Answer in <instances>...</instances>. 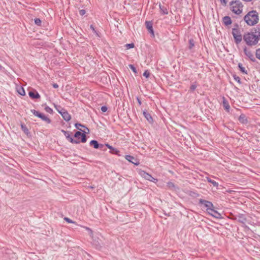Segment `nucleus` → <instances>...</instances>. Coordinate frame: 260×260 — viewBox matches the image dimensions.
Returning <instances> with one entry per match:
<instances>
[{"instance_id":"f257e3e1","label":"nucleus","mask_w":260,"mask_h":260,"mask_svg":"<svg viewBox=\"0 0 260 260\" xmlns=\"http://www.w3.org/2000/svg\"><path fill=\"white\" fill-rule=\"evenodd\" d=\"M243 39L248 47L256 46L260 41V28H253L243 34Z\"/></svg>"},{"instance_id":"f03ea898","label":"nucleus","mask_w":260,"mask_h":260,"mask_svg":"<svg viewBox=\"0 0 260 260\" xmlns=\"http://www.w3.org/2000/svg\"><path fill=\"white\" fill-rule=\"evenodd\" d=\"M244 20L249 26L255 25L259 20L258 13L255 10L249 11L244 17Z\"/></svg>"},{"instance_id":"7ed1b4c3","label":"nucleus","mask_w":260,"mask_h":260,"mask_svg":"<svg viewBox=\"0 0 260 260\" xmlns=\"http://www.w3.org/2000/svg\"><path fill=\"white\" fill-rule=\"evenodd\" d=\"M230 9L236 15H240L242 13L243 5L239 0H234L230 3Z\"/></svg>"},{"instance_id":"20e7f679","label":"nucleus","mask_w":260,"mask_h":260,"mask_svg":"<svg viewBox=\"0 0 260 260\" xmlns=\"http://www.w3.org/2000/svg\"><path fill=\"white\" fill-rule=\"evenodd\" d=\"M232 34L235 43L238 45L242 42L243 36L241 32L240 29L232 28Z\"/></svg>"},{"instance_id":"39448f33","label":"nucleus","mask_w":260,"mask_h":260,"mask_svg":"<svg viewBox=\"0 0 260 260\" xmlns=\"http://www.w3.org/2000/svg\"><path fill=\"white\" fill-rule=\"evenodd\" d=\"M199 204L201 207H203L206 208L207 212L211 208H214V205L212 202L204 199H200L199 201Z\"/></svg>"},{"instance_id":"423d86ee","label":"nucleus","mask_w":260,"mask_h":260,"mask_svg":"<svg viewBox=\"0 0 260 260\" xmlns=\"http://www.w3.org/2000/svg\"><path fill=\"white\" fill-rule=\"evenodd\" d=\"M86 133V132L84 131L83 133L80 131H76L74 134V137L76 138L75 140H79L80 143H85L87 141Z\"/></svg>"},{"instance_id":"0eeeda50","label":"nucleus","mask_w":260,"mask_h":260,"mask_svg":"<svg viewBox=\"0 0 260 260\" xmlns=\"http://www.w3.org/2000/svg\"><path fill=\"white\" fill-rule=\"evenodd\" d=\"M30 111L35 116L40 118L43 121H45L47 123L49 124L51 123V120L43 113H40L35 109H31Z\"/></svg>"},{"instance_id":"6e6552de","label":"nucleus","mask_w":260,"mask_h":260,"mask_svg":"<svg viewBox=\"0 0 260 260\" xmlns=\"http://www.w3.org/2000/svg\"><path fill=\"white\" fill-rule=\"evenodd\" d=\"M61 132L64 134L66 139L71 143L73 144H79L80 141L75 140L71 136V132L69 131H66L63 129H61Z\"/></svg>"},{"instance_id":"1a4fd4ad","label":"nucleus","mask_w":260,"mask_h":260,"mask_svg":"<svg viewBox=\"0 0 260 260\" xmlns=\"http://www.w3.org/2000/svg\"><path fill=\"white\" fill-rule=\"evenodd\" d=\"M243 52L245 56H246L252 62H255L256 59L254 56V55L251 51L247 49V47L245 46L243 48Z\"/></svg>"},{"instance_id":"9d476101","label":"nucleus","mask_w":260,"mask_h":260,"mask_svg":"<svg viewBox=\"0 0 260 260\" xmlns=\"http://www.w3.org/2000/svg\"><path fill=\"white\" fill-rule=\"evenodd\" d=\"M234 219L243 224H245L247 221V218L245 215L241 213H238V214L235 215Z\"/></svg>"},{"instance_id":"9b49d317","label":"nucleus","mask_w":260,"mask_h":260,"mask_svg":"<svg viewBox=\"0 0 260 260\" xmlns=\"http://www.w3.org/2000/svg\"><path fill=\"white\" fill-rule=\"evenodd\" d=\"M125 158L129 161L130 162L134 164L136 166H138L140 164V162L138 159L135 158L133 156L131 155H126L125 156Z\"/></svg>"},{"instance_id":"f8f14e48","label":"nucleus","mask_w":260,"mask_h":260,"mask_svg":"<svg viewBox=\"0 0 260 260\" xmlns=\"http://www.w3.org/2000/svg\"><path fill=\"white\" fill-rule=\"evenodd\" d=\"M208 213L217 219H221L222 218L221 214L219 213L217 211L214 210V208H211L208 212Z\"/></svg>"},{"instance_id":"ddd939ff","label":"nucleus","mask_w":260,"mask_h":260,"mask_svg":"<svg viewBox=\"0 0 260 260\" xmlns=\"http://www.w3.org/2000/svg\"><path fill=\"white\" fill-rule=\"evenodd\" d=\"M137 172L141 177L145 178L146 180H150L151 176L150 174L141 169H137Z\"/></svg>"},{"instance_id":"4468645a","label":"nucleus","mask_w":260,"mask_h":260,"mask_svg":"<svg viewBox=\"0 0 260 260\" xmlns=\"http://www.w3.org/2000/svg\"><path fill=\"white\" fill-rule=\"evenodd\" d=\"M105 146L110 149V153L117 156H120V151L116 148H114L108 144H105Z\"/></svg>"},{"instance_id":"2eb2a0df","label":"nucleus","mask_w":260,"mask_h":260,"mask_svg":"<svg viewBox=\"0 0 260 260\" xmlns=\"http://www.w3.org/2000/svg\"><path fill=\"white\" fill-rule=\"evenodd\" d=\"M28 95L32 99H38L40 98L39 93L35 89L29 91Z\"/></svg>"},{"instance_id":"dca6fc26","label":"nucleus","mask_w":260,"mask_h":260,"mask_svg":"<svg viewBox=\"0 0 260 260\" xmlns=\"http://www.w3.org/2000/svg\"><path fill=\"white\" fill-rule=\"evenodd\" d=\"M143 115L150 123L153 122V118L150 114L146 110L143 111Z\"/></svg>"},{"instance_id":"f3484780","label":"nucleus","mask_w":260,"mask_h":260,"mask_svg":"<svg viewBox=\"0 0 260 260\" xmlns=\"http://www.w3.org/2000/svg\"><path fill=\"white\" fill-rule=\"evenodd\" d=\"M238 120L239 121V122L241 123L244 124H246L248 122V120L247 117L244 114H241L239 116V117L238 118Z\"/></svg>"},{"instance_id":"a211bd4d","label":"nucleus","mask_w":260,"mask_h":260,"mask_svg":"<svg viewBox=\"0 0 260 260\" xmlns=\"http://www.w3.org/2000/svg\"><path fill=\"white\" fill-rule=\"evenodd\" d=\"M222 23L225 26H228L232 24V21L230 16H225L222 18Z\"/></svg>"},{"instance_id":"6ab92c4d","label":"nucleus","mask_w":260,"mask_h":260,"mask_svg":"<svg viewBox=\"0 0 260 260\" xmlns=\"http://www.w3.org/2000/svg\"><path fill=\"white\" fill-rule=\"evenodd\" d=\"M146 26L148 31L154 36V31L153 29L152 23L151 21H146Z\"/></svg>"},{"instance_id":"aec40b11","label":"nucleus","mask_w":260,"mask_h":260,"mask_svg":"<svg viewBox=\"0 0 260 260\" xmlns=\"http://www.w3.org/2000/svg\"><path fill=\"white\" fill-rule=\"evenodd\" d=\"M222 99H223V101H222L223 107H224V109L226 110V112H229L230 109V106L229 104V102L225 99V98L224 97H223Z\"/></svg>"},{"instance_id":"412c9836","label":"nucleus","mask_w":260,"mask_h":260,"mask_svg":"<svg viewBox=\"0 0 260 260\" xmlns=\"http://www.w3.org/2000/svg\"><path fill=\"white\" fill-rule=\"evenodd\" d=\"M61 115L62 116L63 119L66 121H69L71 118V115L67 110L62 112V113H61Z\"/></svg>"},{"instance_id":"4be33fe9","label":"nucleus","mask_w":260,"mask_h":260,"mask_svg":"<svg viewBox=\"0 0 260 260\" xmlns=\"http://www.w3.org/2000/svg\"><path fill=\"white\" fill-rule=\"evenodd\" d=\"M159 7L160 9V12L162 15H167L168 14V11L166 7L163 6L160 3L159 4Z\"/></svg>"},{"instance_id":"5701e85b","label":"nucleus","mask_w":260,"mask_h":260,"mask_svg":"<svg viewBox=\"0 0 260 260\" xmlns=\"http://www.w3.org/2000/svg\"><path fill=\"white\" fill-rule=\"evenodd\" d=\"M89 144L90 146H92L95 149L99 148V143L98 141L95 140H92L90 141Z\"/></svg>"},{"instance_id":"b1692460","label":"nucleus","mask_w":260,"mask_h":260,"mask_svg":"<svg viewBox=\"0 0 260 260\" xmlns=\"http://www.w3.org/2000/svg\"><path fill=\"white\" fill-rule=\"evenodd\" d=\"M238 67L241 73L245 75L248 74L247 71L245 69V68L244 67H243V65L241 63H239L238 64Z\"/></svg>"},{"instance_id":"393cba45","label":"nucleus","mask_w":260,"mask_h":260,"mask_svg":"<svg viewBox=\"0 0 260 260\" xmlns=\"http://www.w3.org/2000/svg\"><path fill=\"white\" fill-rule=\"evenodd\" d=\"M167 186L169 189L171 190H175L176 189V186L174 183H173L172 182L169 181L167 182Z\"/></svg>"},{"instance_id":"a878e982","label":"nucleus","mask_w":260,"mask_h":260,"mask_svg":"<svg viewBox=\"0 0 260 260\" xmlns=\"http://www.w3.org/2000/svg\"><path fill=\"white\" fill-rule=\"evenodd\" d=\"M207 180L208 182L211 183L214 186L217 187L218 186V183L216 182L215 181L212 180L209 177H206Z\"/></svg>"},{"instance_id":"bb28decb","label":"nucleus","mask_w":260,"mask_h":260,"mask_svg":"<svg viewBox=\"0 0 260 260\" xmlns=\"http://www.w3.org/2000/svg\"><path fill=\"white\" fill-rule=\"evenodd\" d=\"M75 127H76L77 129H79V131H82V132H83V131L81 128H80V127H85V128L87 129L88 132H89V129H88L87 127H85L84 125H83V124H81V123H75Z\"/></svg>"},{"instance_id":"cd10ccee","label":"nucleus","mask_w":260,"mask_h":260,"mask_svg":"<svg viewBox=\"0 0 260 260\" xmlns=\"http://www.w3.org/2000/svg\"><path fill=\"white\" fill-rule=\"evenodd\" d=\"M21 128L25 134L27 135L29 133L27 127L25 124H22L21 125Z\"/></svg>"},{"instance_id":"c85d7f7f","label":"nucleus","mask_w":260,"mask_h":260,"mask_svg":"<svg viewBox=\"0 0 260 260\" xmlns=\"http://www.w3.org/2000/svg\"><path fill=\"white\" fill-rule=\"evenodd\" d=\"M194 46V42L193 39H191L189 40V46L188 48L191 49Z\"/></svg>"},{"instance_id":"c756f323","label":"nucleus","mask_w":260,"mask_h":260,"mask_svg":"<svg viewBox=\"0 0 260 260\" xmlns=\"http://www.w3.org/2000/svg\"><path fill=\"white\" fill-rule=\"evenodd\" d=\"M35 23L38 26H41L42 23V21L40 18H36L35 19Z\"/></svg>"},{"instance_id":"7c9ffc66","label":"nucleus","mask_w":260,"mask_h":260,"mask_svg":"<svg viewBox=\"0 0 260 260\" xmlns=\"http://www.w3.org/2000/svg\"><path fill=\"white\" fill-rule=\"evenodd\" d=\"M255 57L260 60V48L256 49L255 50Z\"/></svg>"},{"instance_id":"2f4dec72","label":"nucleus","mask_w":260,"mask_h":260,"mask_svg":"<svg viewBox=\"0 0 260 260\" xmlns=\"http://www.w3.org/2000/svg\"><path fill=\"white\" fill-rule=\"evenodd\" d=\"M45 110L46 111V112H47L50 114H52L53 112V110L51 108H50L49 106H47L45 107Z\"/></svg>"},{"instance_id":"473e14b6","label":"nucleus","mask_w":260,"mask_h":260,"mask_svg":"<svg viewBox=\"0 0 260 260\" xmlns=\"http://www.w3.org/2000/svg\"><path fill=\"white\" fill-rule=\"evenodd\" d=\"M56 109L58 111V112L61 115V113H62V112L65 111L66 110L62 108L60 106H58V108H57L56 106H55Z\"/></svg>"},{"instance_id":"72a5a7b5","label":"nucleus","mask_w":260,"mask_h":260,"mask_svg":"<svg viewBox=\"0 0 260 260\" xmlns=\"http://www.w3.org/2000/svg\"><path fill=\"white\" fill-rule=\"evenodd\" d=\"M135 45L134 43L126 44L125 47L127 49H129L134 48Z\"/></svg>"},{"instance_id":"f704fd0d","label":"nucleus","mask_w":260,"mask_h":260,"mask_svg":"<svg viewBox=\"0 0 260 260\" xmlns=\"http://www.w3.org/2000/svg\"><path fill=\"white\" fill-rule=\"evenodd\" d=\"M196 88H197V85L195 82L191 85V86L190 87V90L191 92H193L196 89Z\"/></svg>"},{"instance_id":"c9c22d12","label":"nucleus","mask_w":260,"mask_h":260,"mask_svg":"<svg viewBox=\"0 0 260 260\" xmlns=\"http://www.w3.org/2000/svg\"><path fill=\"white\" fill-rule=\"evenodd\" d=\"M128 66H129V68L133 71V72L134 73H135L136 74L137 73V69L134 65L129 64Z\"/></svg>"},{"instance_id":"e433bc0d","label":"nucleus","mask_w":260,"mask_h":260,"mask_svg":"<svg viewBox=\"0 0 260 260\" xmlns=\"http://www.w3.org/2000/svg\"><path fill=\"white\" fill-rule=\"evenodd\" d=\"M18 93L21 95H25V90L23 87H21V89L18 90Z\"/></svg>"},{"instance_id":"4c0bfd02","label":"nucleus","mask_w":260,"mask_h":260,"mask_svg":"<svg viewBox=\"0 0 260 260\" xmlns=\"http://www.w3.org/2000/svg\"><path fill=\"white\" fill-rule=\"evenodd\" d=\"M234 79L235 81H236L239 83H241V79L239 76H237L236 75L233 76Z\"/></svg>"},{"instance_id":"58836bf2","label":"nucleus","mask_w":260,"mask_h":260,"mask_svg":"<svg viewBox=\"0 0 260 260\" xmlns=\"http://www.w3.org/2000/svg\"><path fill=\"white\" fill-rule=\"evenodd\" d=\"M143 75L146 78H148L150 76V73L148 70H146L144 73Z\"/></svg>"},{"instance_id":"ea45409f","label":"nucleus","mask_w":260,"mask_h":260,"mask_svg":"<svg viewBox=\"0 0 260 260\" xmlns=\"http://www.w3.org/2000/svg\"><path fill=\"white\" fill-rule=\"evenodd\" d=\"M148 181H150L154 182V183H156L157 182V179L156 178L153 177L152 176H151L150 180H149Z\"/></svg>"},{"instance_id":"a19ab883","label":"nucleus","mask_w":260,"mask_h":260,"mask_svg":"<svg viewBox=\"0 0 260 260\" xmlns=\"http://www.w3.org/2000/svg\"><path fill=\"white\" fill-rule=\"evenodd\" d=\"M64 219L67 221L68 222V223H75V221H73L72 220H71V219H70L68 217H65L64 218Z\"/></svg>"},{"instance_id":"79ce46f5","label":"nucleus","mask_w":260,"mask_h":260,"mask_svg":"<svg viewBox=\"0 0 260 260\" xmlns=\"http://www.w3.org/2000/svg\"><path fill=\"white\" fill-rule=\"evenodd\" d=\"M101 109L103 112H106L107 111L108 108L106 106H103L101 107Z\"/></svg>"},{"instance_id":"37998d69","label":"nucleus","mask_w":260,"mask_h":260,"mask_svg":"<svg viewBox=\"0 0 260 260\" xmlns=\"http://www.w3.org/2000/svg\"><path fill=\"white\" fill-rule=\"evenodd\" d=\"M104 146H105V144L104 145V144L99 143V149H100L102 150L106 151V149H104Z\"/></svg>"},{"instance_id":"c03bdc74","label":"nucleus","mask_w":260,"mask_h":260,"mask_svg":"<svg viewBox=\"0 0 260 260\" xmlns=\"http://www.w3.org/2000/svg\"><path fill=\"white\" fill-rule=\"evenodd\" d=\"M228 0H220V2L222 5L225 6L227 4Z\"/></svg>"},{"instance_id":"a18cd8bd","label":"nucleus","mask_w":260,"mask_h":260,"mask_svg":"<svg viewBox=\"0 0 260 260\" xmlns=\"http://www.w3.org/2000/svg\"><path fill=\"white\" fill-rule=\"evenodd\" d=\"M85 13H86V11L84 9H82L79 11V14L81 16H83L85 14Z\"/></svg>"},{"instance_id":"49530a36","label":"nucleus","mask_w":260,"mask_h":260,"mask_svg":"<svg viewBox=\"0 0 260 260\" xmlns=\"http://www.w3.org/2000/svg\"><path fill=\"white\" fill-rule=\"evenodd\" d=\"M90 28L92 30V31H93L94 33H95L97 35H98V33L96 32V30H95V28H94V26H93V25H92V24H91V25H90Z\"/></svg>"},{"instance_id":"de8ad7c7","label":"nucleus","mask_w":260,"mask_h":260,"mask_svg":"<svg viewBox=\"0 0 260 260\" xmlns=\"http://www.w3.org/2000/svg\"><path fill=\"white\" fill-rule=\"evenodd\" d=\"M233 28H236V29H240L239 28V26L238 25V24L237 23H235L234 24V27Z\"/></svg>"},{"instance_id":"09e8293b","label":"nucleus","mask_w":260,"mask_h":260,"mask_svg":"<svg viewBox=\"0 0 260 260\" xmlns=\"http://www.w3.org/2000/svg\"><path fill=\"white\" fill-rule=\"evenodd\" d=\"M52 86L54 88H57L58 87V85L57 84V83H54L53 84H52Z\"/></svg>"},{"instance_id":"8fccbe9b","label":"nucleus","mask_w":260,"mask_h":260,"mask_svg":"<svg viewBox=\"0 0 260 260\" xmlns=\"http://www.w3.org/2000/svg\"><path fill=\"white\" fill-rule=\"evenodd\" d=\"M137 101H138V102L139 105H141L142 104L141 100L139 98H137Z\"/></svg>"},{"instance_id":"3c124183","label":"nucleus","mask_w":260,"mask_h":260,"mask_svg":"<svg viewBox=\"0 0 260 260\" xmlns=\"http://www.w3.org/2000/svg\"><path fill=\"white\" fill-rule=\"evenodd\" d=\"M86 229L87 230H88L90 232L91 234H92V233H93L92 231L90 228L86 227Z\"/></svg>"},{"instance_id":"603ef678","label":"nucleus","mask_w":260,"mask_h":260,"mask_svg":"<svg viewBox=\"0 0 260 260\" xmlns=\"http://www.w3.org/2000/svg\"><path fill=\"white\" fill-rule=\"evenodd\" d=\"M3 68V67L0 64V70H1Z\"/></svg>"}]
</instances>
